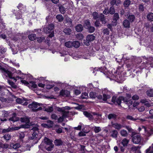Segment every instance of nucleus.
Wrapping results in <instances>:
<instances>
[{
	"mask_svg": "<svg viewBox=\"0 0 153 153\" xmlns=\"http://www.w3.org/2000/svg\"><path fill=\"white\" fill-rule=\"evenodd\" d=\"M147 19L150 22L153 21V13H149L147 15Z\"/></svg>",
	"mask_w": 153,
	"mask_h": 153,
	"instance_id": "20",
	"label": "nucleus"
},
{
	"mask_svg": "<svg viewBox=\"0 0 153 153\" xmlns=\"http://www.w3.org/2000/svg\"><path fill=\"white\" fill-rule=\"evenodd\" d=\"M95 39V36L92 34L88 35L86 38V40H84V43L86 45H88L90 42L93 41Z\"/></svg>",
	"mask_w": 153,
	"mask_h": 153,
	"instance_id": "7",
	"label": "nucleus"
},
{
	"mask_svg": "<svg viewBox=\"0 0 153 153\" xmlns=\"http://www.w3.org/2000/svg\"><path fill=\"white\" fill-rule=\"evenodd\" d=\"M4 88L3 86L0 85V95L3 96L4 95Z\"/></svg>",
	"mask_w": 153,
	"mask_h": 153,
	"instance_id": "45",
	"label": "nucleus"
},
{
	"mask_svg": "<svg viewBox=\"0 0 153 153\" xmlns=\"http://www.w3.org/2000/svg\"><path fill=\"white\" fill-rule=\"evenodd\" d=\"M151 147H150L146 150V153H153V150H151Z\"/></svg>",
	"mask_w": 153,
	"mask_h": 153,
	"instance_id": "64",
	"label": "nucleus"
},
{
	"mask_svg": "<svg viewBox=\"0 0 153 153\" xmlns=\"http://www.w3.org/2000/svg\"><path fill=\"white\" fill-rule=\"evenodd\" d=\"M41 105H42V104L33 102L28 105V107L30 108L32 111H37L39 110H41L42 109V108L40 107H38V106Z\"/></svg>",
	"mask_w": 153,
	"mask_h": 153,
	"instance_id": "4",
	"label": "nucleus"
},
{
	"mask_svg": "<svg viewBox=\"0 0 153 153\" xmlns=\"http://www.w3.org/2000/svg\"><path fill=\"white\" fill-rule=\"evenodd\" d=\"M83 28V26L81 24L78 25L76 27V30L77 32L81 31H82Z\"/></svg>",
	"mask_w": 153,
	"mask_h": 153,
	"instance_id": "31",
	"label": "nucleus"
},
{
	"mask_svg": "<svg viewBox=\"0 0 153 153\" xmlns=\"http://www.w3.org/2000/svg\"><path fill=\"white\" fill-rule=\"evenodd\" d=\"M65 115L67 117H71L72 116H73L74 114V113L73 111H65V112L64 113Z\"/></svg>",
	"mask_w": 153,
	"mask_h": 153,
	"instance_id": "25",
	"label": "nucleus"
},
{
	"mask_svg": "<svg viewBox=\"0 0 153 153\" xmlns=\"http://www.w3.org/2000/svg\"><path fill=\"white\" fill-rule=\"evenodd\" d=\"M26 99L23 98V99L18 98L16 99V101L18 103H23L24 101H25Z\"/></svg>",
	"mask_w": 153,
	"mask_h": 153,
	"instance_id": "40",
	"label": "nucleus"
},
{
	"mask_svg": "<svg viewBox=\"0 0 153 153\" xmlns=\"http://www.w3.org/2000/svg\"><path fill=\"white\" fill-rule=\"evenodd\" d=\"M9 147V144L7 143H3L0 142V149L1 148L3 149H6Z\"/></svg>",
	"mask_w": 153,
	"mask_h": 153,
	"instance_id": "26",
	"label": "nucleus"
},
{
	"mask_svg": "<svg viewBox=\"0 0 153 153\" xmlns=\"http://www.w3.org/2000/svg\"><path fill=\"white\" fill-rule=\"evenodd\" d=\"M149 100L143 99L141 100L140 102L142 103H144L145 104V103L149 102Z\"/></svg>",
	"mask_w": 153,
	"mask_h": 153,
	"instance_id": "63",
	"label": "nucleus"
},
{
	"mask_svg": "<svg viewBox=\"0 0 153 153\" xmlns=\"http://www.w3.org/2000/svg\"><path fill=\"white\" fill-rule=\"evenodd\" d=\"M66 118H67V117L65 114H63L62 116L59 117V118H58V122L59 123L62 122L64 120V119Z\"/></svg>",
	"mask_w": 153,
	"mask_h": 153,
	"instance_id": "28",
	"label": "nucleus"
},
{
	"mask_svg": "<svg viewBox=\"0 0 153 153\" xmlns=\"http://www.w3.org/2000/svg\"><path fill=\"white\" fill-rule=\"evenodd\" d=\"M90 33H93L95 30V28L94 27L91 26L89 27L88 28H87Z\"/></svg>",
	"mask_w": 153,
	"mask_h": 153,
	"instance_id": "55",
	"label": "nucleus"
},
{
	"mask_svg": "<svg viewBox=\"0 0 153 153\" xmlns=\"http://www.w3.org/2000/svg\"><path fill=\"white\" fill-rule=\"evenodd\" d=\"M30 85L33 88H36L37 87L36 85L33 82H30Z\"/></svg>",
	"mask_w": 153,
	"mask_h": 153,
	"instance_id": "57",
	"label": "nucleus"
},
{
	"mask_svg": "<svg viewBox=\"0 0 153 153\" xmlns=\"http://www.w3.org/2000/svg\"><path fill=\"white\" fill-rule=\"evenodd\" d=\"M0 72L3 73L7 77L8 76L10 78L13 79L15 82L16 81L17 79H21V77L19 76H16V78L14 77H12V74L11 72L4 68H0Z\"/></svg>",
	"mask_w": 153,
	"mask_h": 153,
	"instance_id": "2",
	"label": "nucleus"
},
{
	"mask_svg": "<svg viewBox=\"0 0 153 153\" xmlns=\"http://www.w3.org/2000/svg\"><path fill=\"white\" fill-rule=\"evenodd\" d=\"M12 147L13 148L15 149H16L19 148L21 146V145L19 143H16L15 144H12L11 145Z\"/></svg>",
	"mask_w": 153,
	"mask_h": 153,
	"instance_id": "42",
	"label": "nucleus"
},
{
	"mask_svg": "<svg viewBox=\"0 0 153 153\" xmlns=\"http://www.w3.org/2000/svg\"><path fill=\"white\" fill-rule=\"evenodd\" d=\"M84 114L87 117H88L90 120H93L94 118L93 116L91 114L87 111H84L83 112Z\"/></svg>",
	"mask_w": 153,
	"mask_h": 153,
	"instance_id": "16",
	"label": "nucleus"
},
{
	"mask_svg": "<svg viewBox=\"0 0 153 153\" xmlns=\"http://www.w3.org/2000/svg\"><path fill=\"white\" fill-rule=\"evenodd\" d=\"M142 128L146 132V135L148 137H149L153 134V130L152 129H149L147 131L145 126H142Z\"/></svg>",
	"mask_w": 153,
	"mask_h": 153,
	"instance_id": "10",
	"label": "nucleus"
},
{
	"mask_svg": "<svg viewBox=\"0 0 153 153\" xmlns=\"http://www.w3.org/2000/svg\"><path fill=\"white\" fill-rule=\"evenodd\" d=\"M111 126L113 127L118 130H120L122 128L124 127L123 126L120 124L117 123H114L113 122L111 123Z\"/></svg>",
	"mask_w": 153,
	"mask_h": 153,
	"instance_id": "12",
	"label": "nucleus"
},
{
	"mask_svg": "<svg viewBox=\"0 0 153 153\" xmlns=\"http://www.w3.org/2000/svg\"><path fill=\"white\" fill-rule=\"evenodd\" d=\"M89 96L92 98H95L97 97L98 99L100 100L101 101H106L107 99H110L111 97L109 95H106L105 94H104L102 97V95L100 94L97 95L96 93L92 92L89 93Z\"/></svg>",
	"mask_w": 153,
	"mask_h": 153,
	"instance_id": "1",
	"label": "nucleus"
},
{
	"mask_svg": "<svg viewBox=\"0 0 153 153\" xmlns=\"http://www.w3.org/2000/svg\"><path fill=\"white\" fill-rule=\"evenodd\" d=\"M45 39V38L43 37H39L37 38V41L38 42H40L44 40Z\"/></svg>",
	"mask_w": 153,
	"mask_h": 153,
	"instance_id": "60",
	"label": "nucleus"
},
{
	"mask_svg": "<svg viewBox=\"0 0 153 153\" xmlns=\"http://www.w3.org/2000/svg\"><path fill=\"white\" fill-rule=\"evenodd\" d=\"M54 143L56 146H60L62 145L63 142L60 139H56L54 141Z\"/></svg>",
	"mask_w": 153,
	"mask_h": 153,
	"instance_id": "29",
	"label": "nucleus"
},
{
	"mask_svg": "<svg viewBox=\"0 0 153 153\" xmlns=\"http://www.w3.org/2000/svg\"><path fill=\"white\" fill-rule=\"evenodd\" d=\"M4 139L7 141H8L11 138V136L9 134H5L3 136Z\"/></svg>",
	"mask_w": 153,
	"mask_h": 153,
	"instance_id": "47",
	"label": "nucleus"
},
{
	"mask_svg": "<svg viewBox=\"0 0 153 153\" xmlns=\"http://www.w3.org/2000/svg\"><path fill=\"white\" fill-rule=\"evenodd\" d=\"M56 19L59 22L62 21L63 20V17L62 15L59 14L56 16Z\"/></svg>",
	"mask_w": 153,
	"mask_h": 153,
	"instance_id": "44",
	"label": "nucleus"
},
{
	"mask_svg": "<svg viewBox=\"0 0 153 153\" xmlns=\"http://www.w3.org/2000/svg\"><path fill=\"white\" fill-rule=\"evenodd\" d=\"M45 111L48 112H51L53 111V108L52 107H48L45 109Z\"/></svg>",
	"mask_w": 153,
	"mask_h": 153,
	"instance_id": "51",
	"label": "nucleus"
},
{
	"mask_svg": "<svg viewBox=\"0 0 153 153\" xmlns=\"http://www.w3.org/2000/svg\"><path fill=\"white\" fill-rule=\"evenodd\" d=\"M23 5L22 4H19L18 6V9L21 11H19L15 13L16 18L17 19H20L22 17L21 13L22 12V8H23Z\"/></svg>",
	"mask_w": 153,
	"mask_h": 153,
	"instance_id": "8",
	"label": "nucleus"
},
{
	"mask_svg": "<svg viewBox=\"0 0 153 153\" xmlns=\"http://www.w3.org/2000/svg\"><path fill=\"white\" fill-rule=\"evenodd\" d=\"M7 82L11 86L14 88H17V86L14 82L11 81L9 80H7Z\"/></svg>",
	"mask_w": 153,
	"mask_h": 153,
	"instance_id": "35",
	"label": "nucleus"
},
{
	"mask_svg": "<svg viewBox=\"0 0 153 153\" xmlns=\"http://www.w3.org/2000/svg\"><path fill=\"white\" fill-rule=\"evenodd\" d=\"M29 126L28 125H21L20 126L14 127L13 128L14 130H17L21 128H29Z\"/></svg>",
	"mask_w": 153,
	"mask_h": 153,
	"instance_id": "18",
	"label": "nucleus"
},
{
	"mask_svg": "<svg viewBox=\"0 0 153 153\" xmlns=\"http://www.w3.org/2000/svg\"><path fill=\"white\" fill-rule=\"evenodd\" d=\"M92 16L93 19H97L100 18V15H99L96 12H94L92 14Z\"/></svg>",
	"mask_w": 153,
	"mask_h": 153,
	"instance_id": "39",
	"label": "nucleus"
},
{
	"mask_svg": "<svg viewBox=\"0 0 153 153\" xmlns=\"http://www.w3.org/2000/svg\"><path fill=\"white\" fill-rule=\"evenodd\" d=\"M77 38L79 40H82L83 38V36L82 34H79L77 35Z\"/></svg>",
	"mask_w": 153,
	"mask_h": 153,
	"instance_id": "62",
	"label": "nucleus"
},
{
	"mask_svg": "<svg viewBox=\"0 0 153 153\" xmlns=\"http://www.w3.org/2000/svg\"><path fill=\"white\" fill-rule=\"evenodd\" d=\"M65 46L68 48H71L73 47L72 41H69L66 42L65 43Z\"/></svg>",
	"mask_w": 153,
	"mask_h": 153,
	"instance_id": "19",
	"label": "nucleus"
},
{
	"mask_svg": "<svg viewBox=\"0 0 153 153\" xmlns=\"http://www.w3.org/2000/svg\"><path fill=\"white\" fill-rule=\"evenodd\" d=\"M129 100L130 99L128 98V96L125 97H123L122 100L124 102H128Z\"/></svg>",
	"mask_w": 153,
	"mask_h": 153,
	"instance_id": "58",
	"label": "nucleus"
},
{
	"mask_svg": "<svg viewBox=\"0 0 153 153\" xmlns=\"http://www.w3.org/2000/svg\"><path fill=\"white\" fill-rule=\"evenodd\" d=\"M117 117V115L114 114H110L108 115V118L109 119H115Z\"/></svg>",
	"mask_w": 153,
	"mask_h": 153,
	"instance_id": "38",
	"label": "nucleus"
},
{
	"mask_svg": "<svg viewBox=\"0 0 153 153\" xmlns=\"http://www.w3.org/2000/svg\"><path fill=\"white\" fill-rule=\"evenodd\" d=\"M73 47L76 48H78L80 46V42L77 41H72Z\"/></svg>",
	"mask_w": 153,
	"mask_h": 153,
	"instance_id": "27",
	"label": "nucleus"
},
{
	"mask_svg": "<svg viewBox=\"0 0 153 153\" xmlns=\"http://www.w3.org/2000/svg\"><path fill=\"white\" fill-rule=\"evenodd\" d=\"M9 45L10 46V48H11L13 54H15L17 53V51L16 49L15 48V46L14 45H12L10 43Z\"/></svg>",
	"mask_w": 153,
	"mask_h": 153,
	"instance_id": "22",
	"label": "nucleus"
},
{
	"mask_svg": "<svg viewBox=\"0 0 153 153\" xmlns=\"http://www.w3.org/2000/svg\"><path fill=\"white\" fill-rule=\"evenodd\" d=\"M54 27V25L53 24H51L49 25L48 27H46L44 28V31L46 33L51 32V34L49 35V37H52L54 36L53 31H52Z\"/></svg>",
	"mask_w": 153,
	"mask_h": 153,
	"instance_id": "5",
	"label": "nucleus"
},
{
	"mask_svg": "<svg viewBox=\"0 0 153 153\" xmlns=\"http://www.w3.org/2000/svg\"><path fill=\"white\" fill-rule=\"evenodd\" d=\"M101 130V128L100 127L95 126L94 127V130L96 133L99 132Z\"/></svg>",
	"mask_w": 153,
	"mask_h": 153,
	"instance_id": "54",
	"label": "nucleus"
},
{
	"mask_svg": "<svg viewBox=\"0 0 153 153\" xmlns=\"http://www.w3.org/2000/svg\"><path fill=\"white\" fill-rule=\"evenodd\" d=\"M19 120V118L16 117V114L15 113H13L12 117L9 119V120L13 121V122L18 121Z\"/></svg>",
	"mask_w": 153,
	"mask_h": 153,
	"instance_id": "13",
	"label": "nucleus"
},
{
	"mask_svg": "<svg viewBox=\"0 0 153 153\" xmlns=\"http://www.w3.org/2000/svg\"><path fill=\"white\" fill-rule=\"evenodd\" d=\"M70 94V92L67 90H62L60 92V95L64 97H68Z\"/></svg>",
	"mask_w": 153,
	"mask_h": 153,
	"instance_id": "11",
	"label": "nucleus"
},
{
	"mask_svg": "<svg viewBox=\"0 0 153 153\" xmlns=\"http://www.w3.org/2000/svg\"><path fill=\"white\" fill-rule=\"evenodd\" d=\"M146 94L149 97H153V89H150L146 91Z\"/></svg>",
	"mask_w": 153,
	"mask_h": 153,
	"instance_id": "30",
	"label": "nucleus"
},
{
	"mask_svg": "<svg viewBox=\"0 0 153 153\" xmlns=\"http://www.w3.org/2000/svg\"><path fill=\"white\" fill-rule=\"evenodd\" d=\"M121 135L123 137H127L128 135L127 131L123 129L121 130L120 132Z\"/></svg>",
	"mask_w": 153,
	"mask_h": 153,
	"instance_id": "15",
	"label": "nucleus"
},
{
	"mask_svg": "<svg viewBox=\"0 0 153 153\" xmlns=\"http://www.w3.org/2000/svg\"><path fill=\"white\" fill-rule=\"evenodd\" d=\"M44 143L46 145L45 147L46 149L48 151H51L53 148L54 145L52 143V141L47 137H45L44 141L42 143Z\"/></svg>",
	"mask_w": 153,
	"mask_h": 153,
	"instance_id": "3",
	"label": "nucleus"
},
{
	"mask_svg": "<svg viewBox=\"0 0 153 153\" xmlns=\"http://www.w3.org/2000/svg\"><path fill=\"white\" fill-rule=\"evenodd\" d=\"M36 38V35L34 34H31L28 36L29 39L31 41H33Z\"/></svg>",
	"mask_w": 153,
	"mask_h": 153,
	"instance_id": "36",
	"label": "nucleus"
},
{
	"mask_svg": "<svg viewBox=\"0 0 153 153\" xmlns=\"http://www.w3.org/2000/svg\"><path fill=\"white\" fill-rule=\"evenodd\" d=\"M118 132L116 130H114L110 132V136L114 138H117Z\"/></svg>",
	"mask_w": 153,
	"mask_h": 153,
	"instance_id": "14",
	"label": "nucleus"
},
{
	"mask_svg": "<svg viewBox=\"0 0 153 153\" xmlns=\"http://www.w3.org/2000/svg\"><path fill=\"white\" fill-rule=\"evenodd\" d=\"M129 142V140L126 138H124L122 140L121 143L124 146H127Z\"/></svg>",
	"mask_w": 153,
	"mask_h": 153,
	"instance_id": "21",
	"label": "nucleus"
},
{
	"mask_svg": "<svg viewBox=\"0 0 153 153\" xmlns=\"http://www.w3.org/2000/svg\"><path fill=\"white\" fill-rule=\"evenodd\" d=\"M88 97V94L86 92H84L82 94L81 97L82 99H86Z\"/></svg>",
	"mask_w": 153,
	"mask_h": 153,
	"instance_id": "53",
	"label": "nucleus"
},
{
	"mask_svg": "<svg viewBox=\"0 0 153 153\" xmlns=\"http://www.w3.org/2000/svg\"><path fill=\"white\" fill-rule=\"evenodd\" d=\"M9 113L8 111L3 110L1 112V117H7L9 116Z\"/></svg>",
	"mask_w": 153,
	"mask_h": 153,
	"instance_id": "24",
	"label": "nucleus"
},
{
	"mask_svg": "<svg viewBox=\"0 0 153 153\" xmlns=\"http://www.w3.org/2000/svg\"><path fill=\"white\" fill-rule=\"evenodd\" d=\"M116 60L117 62L119 63V64H122L123 63H126V62H124V60L123 59H121L119 58H116Z\"/></svg>",
	"mask_w": 153,
	"mask_h": 153,
	"instance_id": "56",
	"label": "nucleus"
},
{
	"mask_svg": "<svg viewBox=\"0 0 153 153\" xmlns=\"http://www.w3.org/2000/svg\"><path fill=\"white\" fill-rule=\"evenodd\" d=\"M13 128H8L6 129H3L2 131V132L5 133L10 131L11 130H14Z\"/></svg>",
	"mask_w": 153,
	"mask_h": 153,
	"instance_id": "52",
	"label": "nucleus"
},
{
	"mask_svg": "<svg viewBox=\"0 0 153 153\" xmlns=\"http://www.w3.org/2000/svg\"><path fill=\"white\" fill-rule=\"evenodd\" d=\"M71 30L69 28H67L64 30V32L65 34L69 35L71 34Z\"/></svg>",
	"mask_w": 153,
	"mask_h": 153,
	"instance_id": "43",
	"label": "nucleus"
},
{
	"mask_svg": "<svg viewBox=\"0 0 153 153\" xmlns=\"http://www.w3.org/2000/svg\"><path fill=\"white\" fill-rule=\"evenodd\" d=\"M65 8L63 6H61L59 7V10L62 14H64L65 12Z\"/></svg>",
	"mask_w": 153,
	"mask_h": 153,
	"instance_id": "49",
	"label": "nucleus"
},
{
	"mask_svg": "<svg viewBox=\"0 0 153 153\" xmlns=\"http://www.w3.org/2000/svg\"><path fill=\"white\" fill-rule=\"evenodd\" d=\"M115 13L114 9L113 7H111L110 9V10L109 11V13L111 14H112Z\"/></svg>",
	"mask_w": 153,
	"mask_h": 153,
	"instance_id": "59",
	"label": "nucleus"
},
{
	"mask_svg": "<svg viewBox=\"0 0 153 153\" xmlns=\"http://www.w3.org/2000/svg\"><path fill=\"white\" fill-rule=\"evenodd\" d=\"M141 139V137L140 135H137L133 137V142L135 144H138L140 142Z\"/></svg>",
	"mask_w": 153,
	"mask_h": 153,
	"instance_id": "9",
	"label": "nucleus"
},
{
	"mask_svg": "<svg viewBox=\"0 0 153 153\" xmlns=\"http://www.w3.org/2000/svg\"><path fill=\"white\" fill-rule=\"evenodd\" d=\"M51 118L54 120H57L58 118L57 116L55 114H52L51 116Z\"/></svg>",
	"mask_w": 153,
	"mask_h": 153,
	"instance_id": "61",
	"label": "nucleus"
},
{
	"mask_svg": "<svg viewBox=\"0 0 153 153\" xmlns=\"http://www.w3.org/2000/svg\"><path fill=\"white\" fill-rule=\"evenodd\" d=\"M31 130L33 131L32 134V136L30 138L31 139V140L36 139L37 140V142L40 138H38L37 137L38 135L37 134V132H38V128L36 126H35L33 127Z\"/></svg>",
	"mask_w": 153,
	"mask_h": 153,
	"instance_id": "6",
	"label": "nucleus"
},
{
	"mask_svg": "<svg viewBox=\"0 0 153 153\" xmlns=\"http://www.w3.org/2000/svg\"><path fill=\"white\" fill-rule=\"evenodd\" d=\"M131 1L130 0H126L124 2V5L125 7H127L130 4Z\"/></svg>",
	"mask_w": 153,
	"mask_h": 153,
	"instance_id": "46",
	"label": "nucleus"
},
{
	"mask_svg": "<svg viewBox=\"0 0 153 153\" xmlns=\"http://www.w3.org/2000/svg\"><path fill=\"white\" fill-rule=\"evenodd\" d=\"M111 4H116V5H118L121 3L120 0H112L111 2Z\"/></svg>",
	"mask_w": 153,
	"mask_h": 153,
	"instance_id": "33",
	"label": "nucleus"
},
{
	"mask_svg": "<svg viewBox=\"0 0 153 153\" xmlns=\"http://www.w3.org/2000/svg\"><path fill=\"white\" fill-rule=\"evenodd\" d=\"M123 25L125 27L128 28L130 26V23L126 19L123 22Z\"/></svg>",
	"mask_w": 153,
	"mask_h": 153,
	"instance_id": "32",
	"label": "nucleus"
},
{
	"mask_svg": "<svg viewBox=\"0 0 153 153\" xmlns=\"http://www.w3.org/2000/svg\"><path fill=\"white\" fill-rule=\"evenodd\" d=\"M90 26V22L88 20H86L84 22V26L86 28H88Z\"/></svg>",
	"mask_w": 153,
	"mask_h": 153,
	"instance_id": "37",
	"label": "nucleus"
},
{
	"mask_svg": "<svg viewBox=\"0 0 153 153\" xmlns=\"http://www.w3.org/2000/svg\"><path fill=\"white\" fill-rule=\"evenodd\" d=\"M20 120L22 122H25L26 123H28L29 122V119L27 117L21 118Z\"/></svg>",
	"mask_w": 153,
	"mask_h": 153,
	"instance_id": "41",
	"label": "nucleus"
},
{
	"mask_svg": "<svg viewBox=\"0 0 153 153\" xmlns=\"http://www.w3.org/2000/svg\"><path fill=\"white\" fill-rule=\"evenodd\" d=\"M135 17L133 15H129L128 17V19L130 21V22H132L134 21L135 19Z\"/></svg>",
	"mask_w": 153,
	"mask_h": 153,
	"instance_id": "50",
	"label": "nucleus"
},
{
	"mask_svg": "<svg viewBox=\"0 0 153 153\" xmlns=\"http://www.w3.org/2000/svg\"><path fill=\"white\" fill-rule=\"evenodd\" d=\"M99 19H100L103 24H105L106 23V22L105 18L104 16L102 14H100Z\"/></svg>",
	"mask_w": 153,
	"mask_h": 153,
	"instance_id": "23",
	"label": "nucleus"
},
{
	"mask_svg": "<svg viewBox=\"0 0 153 153\" xmlns=\"http://www.w3.org/2000/svg\"><path fill=\"white\" fill-rule=\"evenodd\" d=\"M0 101L3 103H9L8 101H10V99L9 98H5L3 96H0Z\"/></svg>",
	"mask_w": 153,
	"mask_h": 153,
	"instance_id": "17",
	"label": "nucleus"
},
{
	"mask_svg": "<svg viewBox=\"0 0 153 153\" xmlns=\"http://www.w3.org/2000/svg\"><path fill=\"white\" fill-rule=\"evenodd\" d=\"M122 99V96L119 97L118 98H117L116 101V102L117 103L118 105H120Z\"/></svg>",
	"mask_w": 153,
	"mask_h": 153,
	"instance_id": "48",
	"label": "nucleus"
},
{
	"mask_svg": "<svg viewBox=\"0 0 153 153\" xmlns=\"http://www.w3.org/2000/svg\"><path fill=\"white\" fill-rule=\"evenodd\" d=\"M66 21L65 23H67V25L69 26H71L72 25V21L71 19L68 17H66Z\"/></svg>",
	"mask_w": 153,
	"mask_h": 153,
	"instance_id": "34",
	"label": "nucleus"
}]
</instances>
